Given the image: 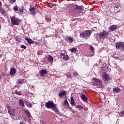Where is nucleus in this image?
<instances>
[{
	"label": "nucleus",
	"instance_id": "f257e3e1",
	"mask_svg": "<svg viewBox=\"0 0 124 124\" xmlns=\"http://www.w3.org/2000/svg\"><path fill=\"white\" fill-rule=\"evenodd\" d=\"M46 107L48 109H51V108L53 111H54V112H55V113L57 114H59V109L57 108V106H56V104L53 102H52L50 101L46 102Z\"/></svg>",
	"mask_w": 124,
	"mask_h": 124
},
{
	"label": "nucleus",
	"instance_id": "f03ea898",
	"mask_svg": "<svg viewBox=\"0 0 124 124\" xmlns=\"http://www.w3.org/2000/svg\"><path fill=\"white\" fill-rule=\"evenodd\" d=\"M10 19L12 22L11 26H15V25L19 26L20 23H21V19L15 16H11Z\"/></svg>",
	"mask_w": 124,
	"mask_h": 124
},
{
	"label": "nucleus",
	"instance_id": "7ed1b4c3",
	"mask_svg": "<svg viewBox=\"0 0 124 124\" xmlns=\"http://www.w3.org/2000/svg\"><path fill=\"white\" fill-rule=\"evenodd\" d=\"M92 34V31L90 30L85 31L80 34V37L84 38L85 37H88Z\"/></svg>",
	"mask_w": 124,
	"mask_h": 124
},
{
	"label": "nucleus",
	"instance_id": "20e7f679",
	"mask_svg": "<svg viewBox=\"0 0 124 124\" xmlns=\"http://www.w3.org/2000/svg\"><path fill=\"white\" fill-rule=\"evenodd\" d=\"M93 80L95 82V83H97L98 85H99V87L101 89V88H104V86H103V84H102V81L100 80L99 78H93Z\"/></svg>",
	"mask_w": 124,
	"mask_h": 124
},
{
	"label": "nucleus",
	"instance_id": "39448f33",
	"mask_svg": "<svg viewBox=\"0 0 124 124\" xmlns=\"http://www.w3.org/2000/svg\"><path fill=\"white\" fill-rule=\"evenodd\" d=\"M116 49H120V50H124V43L118 42L116 44Z\"/></svg>",
	"mask_w": 124,
	"mask_h": 124
},
{
	"label": "nucleus",
	"instance_id": "423d86ee",
	"mask_svg": "<svg viewBox=\"0 0 124 124\" xmlns=\"http://www.w3.org/2000/svg\"><path fill=\"white\" fill-rule=\"evenodd\" d=\"M109 34V33L107 31H103L99 34L100 37H106Z\"/></svg>",
	"mask_w": 124,
	"mask_h": 124
},
{
	"label": "nucleus",
	"instance_id": "0eeeda50",
	"mask_svg": "<svg viewBox=\"0 0 124 124\" xmlns=\"http://www.w3.org/2000/svg\"><path fill=\"white\" fill-rule=\"evenodd\" d=\"M23 112H24L25 115H26V117H28L29 119L31 118V112L29 111V110L25 108L23 109Z\"/></svg>",
	"mask_w": 124,
	"mask_h": 124
},
{
	"label": "nucleus",
	"instance_id": "6e6552de",
	"mask_svg": "<svg viewBox=\"0 0 124 124\" xmlns=\"http://www.w3.org/2000/svg\"><path fill=\"white\" fill-rule=\"evenodd\" d=\"M30 12H31V15H33V16H34V15H35L36 14V12H35V10L36 9L34 7H30L29 9Z\"/></svg>",
	"mask_w": 124,
	"mask_h": 124
},
{
	"label": "nucleus",
	"instance_id": "1a4fd4ad",
	"mask_svg": "<svg viewBox=\"0 0 124 124\" xmlns=\"http://www.w3.org/2000/svg\"><path fill=\"white\" fill-rule=\"evenodd\" d=\"M80 98L84 102H86L87 100H88V97H87L84 94H82L80 95Z\"/></svg>",
	"mask_w": 124,
	"mask_h": 124
},
{
	"label": "nucleus",
	"instance_id": "9d476101",
	"mask_svg": "<svg viewBox=\"0 0 124 124\" xmlns=\"http://www.w3.org/2000/svg\"><path fill=\"white\" fill-rule=\"evenodd\" d=\"M47 72L48 71H47V70L43 69L40 71V73L42 77H43L45 74H47Z\"/></svg>",
	"mask_w": 124,
	"mask_h": 124
},
{
	"label": "nucleus",
	"instance_id": "9b49d317",
	"mask_svg": "<svg viewBox=\"0 0 124 124\" xmlns=\"http://www.w3.org/2000/svg\"><path fill=\"white\" fill-rule=\"evenodd\" d=\"M10 75L13 76L16 74V70L14 68H11L10 72Z\"/></svg>",
	"mask_w": 124,
	"mask_h": 124
},
{
	"label": "nucleus",
	"instance_id": "f8f14e48",
	"mask_svg": "<svg viewBox=\"0 0 124 124\" xmlns=\"http://www.w3.org/2000/svg\"><path fill=\"white\" fill-rule=\"evenodd\" d=\"M121 91L122 90L119 87H116L113 89V91L114 93H120Z\"/></svg>",
	"mask_w": 124,
	"mask_h": 124
},
{
	"label": "nucleus",
	"instance_id": "ddd939ff",
	"mask_svg": "<svg viewBox=\"0 0 124 124\" xmlns=\"http://www.w3.org/2000/svg\"><path fill=\"white\" fill-rule=\"evenodd\" d=\"M19 104L21 107H25V104L24 103V100L20 99L19 100Z\"/></svg>",
	"mask_w": 124,
	"mask_h": 124
},
{
	"label": "nucleus",
	"instance_id": "4468645a",
	"mask_svg": "<svg viewBox=\"0 0 124 124\" xmlns=\"http://www.w3.org/2000/svg\"><path fill=\"white\" fill-rule=\"evenodd\" d=\"M14 111H15V108L12 109L11 108V109L8 110V112L10 116H14Z\"/></svg>",
	"mask_w": 124,
	"mask_h": 124
},
{
	"label": "nucleus",
	"instance_id": "2eb2a0df",
	"mask_svg": "<svg viewBox=\"0 0 124 124\" xmlns=\"http://www.w3.org/2000/svg\"><path fill=\"white\" fill-rule=\"evenodd\" d=\"M66 94V91H63L59 93V96L60 97H62V96H64V95H65Z\"/></svg>",
	"mask_w": 124,
	"mask_h": 124
},
{
	"label": "nucleus",
	"instance_id": "dca6fc26",
	"mask_svg": "<svg viewBox=\"0 0 124 124\" xmlns=\"http://www.w3.org/2000/svg\"><path fill=\"white\" fill-rule=\"evenodd\" d=\"M47 60L49 62H53V61H54V59L53 58V57L51 55H48L47 57Z\"/></svg>",
	"mask_w": 124,
	"mask_h": 124
},
{
	"label": "nucleus",
	"instance_id": "f3484780",
	"mask_svg": "<svg viewBox=\"0 0 124 124\" xmlns=\"http://www.w3.org/2000/svg\"><path fill=\"white\" fill-rule=\"evenodd\" d=\"M25 102V105H26V106H27V107L31 108L32 106V104H31V102L26 101Z\"/></svg>",
	"mask_w": 124,
	"mask_h": 124
},
{
	"label": "nucleus",
	"instance_id": "a211bd4d",
	"mask_svg": "<svg viewBox=\"0 0 124 124\" xmlns=\"http://www.w3.org/2000/svg\"><path fill=\"white\" fill-rule=\"evenodd\" d=\"M103 79H105L106 81H108V80L110 79V77H109L108 75H106V74H105L103 76Z\"/></svg>",
	"mask_w": 124,
	"mask_h": 124
},
{
	"label": "nucleus",
	"instance_id": "6ab92c4d",
	"mask_svg": "<svg viewBox=\"0 0 124 124\" xmlns=\"http://www.w3.org/2000/svg\"><path fill=\"white\" fill-rule=\"evenodd\" d=\"M24 79H19L16 81V84H18V85H23V84H24Z\"/></svg>",
	"mask_w": 124,
	"mask_h": 124
},
{
	"label": "nucleus",
	"instance_id": "aec40b11",
	"mask_svg": "<svg viewBox=\"0 0 124 124\" xmlns=\"http://www.w3.org/2000/svg\"><path fill=\"white\" fill-rule=\"evenodd\" d=\"M116 29H117V26L116 25H112L109 27V30L111 31H114Z\"/></svg>",
	"mask_w": 124,
	"mask_h": 124
},
{
	"label": "nucleus",
	"instance_id": "412c9836",
	"mask_svg": "<svg viewBox=\"0 0 124 124\" xmlns=\"http://www.w3.org/2000/svg\"><path fill=\"white\" fill-rule=\"evenodd\" d=\"M71 104L72 106H76V104H75L73 97H71Z\"/></svg>",
	"mask_w": 124,
	"mask_h": 124
},
{
	"label": "nucleus",
	"instance_id": "4be33fe9",
	"mask_svg": "<svg viewBox=\"0 0 124 124\" xmlns=\"http://www.w3.org/2000/svg\"><path fill=\"white\" fill-rule=\"evenodd\" d=\"M26 39L29 44H33L34 43V42L31 39L26 38Z\"/></svg>",
	"mask_w": 124,
	"mask_h": 124
},
{
	"label": "nucleus",
	"instance_id": "5701e85b",
	"mask_svg": "<svg viewBox=\"0 0 124 124\" xmlns=\"http://www.w3.org/2000/svg\"><path fill=\"white\" fill-rule=\"evenodd\" d=\"M0 12L2 15H4V14H5V10H4L3 8L0 7Z\"/></svg>",
	"mask_w": 124,
	"mask_h": 124
},
{
	"label": "nucleus",
	"instance_id": "b1692460",
	"mask_svg": "<svg viewBox=\"0 0 124 124\" xmlns=\"http://www.w3.org/2000/svg\"><path fill=\"white\" fill-rule=\"evenodd\" d=\"M14 93L17 94L18 95H22V91H15Z\"/></svg>",
	"mask_w": 124,
	"mask_h": 124
},
{
	"label": "nucleus",
	"instance_id": "393cba45",
	"mask_svg": "<svg viewBox=\"0 0 124 124\" xmlns=\"http://www.w3.org/2000/svg\"><path fill=\"white\" fill-rule=\"evenodd\" d=\"M67 42H69V43H72V42H73V38H71L70 37H68Z\"/></svg>",
	"mask_w": 124,
	"mask_h": 124
},
{
	"label": "nucleus",
	"instance_id": "a878e982",
	"mask_svg": "<svg viewBox=\"0 0 124 124\" xmlns=\"http://www.w3.org/2000/svg\"><path fill=\"white\" fill-rule=\"evenodd\" d=\"M68 105V101H67V99H65L64 101V103L62 104V106H67Z\"/></svg>",
	"mask_w": 124,
	"mask_h": 124
},
{
	"label": "nucleus",
	"instance_id": "bb28decb",
	"mask_svg": "<svg viewBox=\"0 0 124 124\" xmlns=\"http://www.w3.org/2000/svg\"><path fill=\"white\" fill-rule=\"evenodd\" d=\"M76 108L78 109V110H82L83 109H84V108H83V107L82 106L80 105H77L76 106Z\"/></svg>",
	"mask_w": 124,
	"mask_h": 124
},
{
	"label": "nucleus",
	"instance_id": "cd10ccee",
	"mask_svg": "<svg viewBox=\"0 0 124 124\" xmlns=\"http://www.w3.org/2000/svg\"><path fill=\"white\" fill-rule=\"evenodd\" d=\"M119 117H124V111L118 113Z\"/></svg>",
	"mask_w": 124,
	"mask_h": 124
},
{
	"label": "nucleus",
	"instance_id": "c85d7f7f",
	"mask_svg": "<svg viewBox=\"0 0 124 124\" xmlns=\"http://www.w3.org/2000/svg\"><path fill=\"white\" fill-rule=\"evenodd\" d=\"M77 48L76 47H72L71 49H70V52L71 53H73L74 52H76Z\"/></svg>",
	"mask_w": 124,
	"mask_h": 124
},
{
	"label": "nucleus",
	"instance_id": "c756f323",
	"mask_svg": "<svg viewBox=\"0 0 124 124\" xmlns=\"http://www.w3.org/2000/svg\"><path fill=\"white\" fill-rule=\"evenodd\" d=\"M46 20L48 22H50L51 21V17H50V16H47L46 17Z\"/></svg>",
	"mask_w": 124,
	"mask_h": 124
},
{
	"label": "nucleus",
	"instance_id": "7c9ffc66",
	"mask_svg": "<svg viewBox=\"0 0 124 124\" xmlns=\"http://www.w3.org/2000/svg\"><path fill=\"white\" fill-rule=\"evenodd\" d=\"M18 13L20 15L23 14V13H24V10L23 9H19L18 10Z\"/></svg>",
	"mask_w": 124,
	"mask_h": 124
},
{
	"label": "nucleus",
	"instance_id": "2f4dec72",
	"mask_svg": "<svg viewBox=\"0 0 124 124\" xmlns=\"http://www.w3.org/2000/svg\"><path fill=\"white\" fill-rule=\"evenodd\" d=\"M16 1V0H9V2L11 3V4H13L14 2Z\"/></svg>",
	"mask_w": 124,
	"mask_h": 124
},
{
	"label": "nucleus",
	"instance_id": "473e14b6",
	"mask_svg": "<svg viewBox=\"0 0 124 124\" xmlns=\"http://www.w3.org/2000/svg\"><path fill=\"white\" fill-rule=\"evenodd\" d=\"M43 53V51H42V50H39L37 52V55H42V54Z\"/></svg>",
	"mask_w": 124,
	"mask_h": 124
},
{
	"label": "nucleus",
	"instance_id": "72a5a7b5",
	"mask_svg": "<svg viewBox=\"0 0 124 124\" xmlns=\"http://www.w3.org/2000/svg\"><path fill=\"white\" fill-rule=\"evenodd\" d=\"M18 6H17V5L16 6H15L14 7H13V9L14 10H15V11H18Z\"/></svg>",
	"mask_w": 124,
	"mask_h": 124
},
{
	"label": "nucleus",
	"instance_id": "f704fd0d",
	"mask_svg": "<svg viewBox=\"0 0 124 124\" xmlns=\"http://www.w3.org/2000/svg\"><path fill=\"white\" fill-rule=\"evenodd\" d=\"M111 8H112L111 6H108V7H107V9L108 10V11L110 12H111V13H113V12H112V10L111 9Z\"/></svg>",
	"mask_w": 124,
	"mask_h": 124
},
{
	"label": "nucleus",
	"instance_id": "c9c22d12",
	"mask_svg": "<svg viewBox=\"0 0 124 124\" xmlns=\"http://www.w3.org/2000/svg\"><path fill=\"white\" fill-rule=\"evenodd\" d=\"M90 49L91 51V52H93V50H94V48L93 47V46H90Z\"/></svg>",
	"mask_w": 124,
	"mask_h": 124
},
{
	"label": "nucleus",
	"instance_id": "e433bc0d",
	"mask_svg": "<svg viewBox=\"0 0 124 124\" xmlns=\"http://www.w3.org/2000/svg\"><path fill=\"white\" fill-rule=\"evenodd\" d=\"M61 56H65V51H64V50L62 51V52L61 53Z\"/></svg>",
	"mask_w": 124,
	"mask_h": 124
},
{
	"label": "nucleus",
	"instance_id": "4c0bfd02",
	"mask_svg": "<svg viewBox=\"0 0 124 124\" xmlns=\"http://www.w3.org/2000/svg\"><path fill=\"white\" fill-rule=\"evenodd\" d=\"M15 39L16 41H17L18 43H19V42H20V38L18 36L16 37L15 38Z\"/></svg>",
	"mask_w": 124,
	"mask_h": 124
},
{
	"label": "nucleus",
	"instance_id": "58836bf2",
	"mask_svg": "<svg viewBox=\"0 0 124 124\" xmlns=\"http://www.w3.org/2000/svg\"><path fill=\"white\" fill-rule=\"evenodd\" d=\"M76 8L77 9H82V6H79L78 5H76Z\"/></svg>",
	"mask_w": 124,
	"mask_h": 124
},
{
	"label": "nucleus",
	"instance_id": "ea45409f",
	"mask_svg": "<svg viewBox=\"0 0 124 124\" xmlns=\"http://www.w3.org/2000/svg\"><path fill=\"white\" fill-rule=\"evenodd\" d=\"M73 75H74V76H75V77H77V76H78V73H77V72H74L73 73Z\"/></svg>",
	"mask_w": 124,
	"mask_h": 124
},
{
	"label": "nucleus",
	"instance_id": "a19ab883",
	"mask_svg": "<svg viewBox=\"0 0 124 124\" xmlns=\"http://www.w3.org/2000/svg\"><path fill=\"white\" fill-rule=\"evenodd\" d=\"M102 64H103V67H104V68H105V67H108V66L107 65H106V63H104V62H103V63H101Z\"/></svg>",
	"mask_w": 124,
	"mask_h": 124
},
{
	"label": "nucleus",
	"instance_id": "79ce46f5",
	"mask_svg": "<svg viewBox=\"0 0 124 124\" xmlns=\"http://www.w3.org/2000/svg\"><path fill=\"white\" fill-rule=\"evenodd\" d=\"M6 107L8 109V111L11 109V107H10V106H9V105H6Z\"/></svg>",
	"mask_w": 124,
	"mask_h": 124
},
{
	"label": "nucleus",
	"instance_id": "37998d69",
	"mask_svg": "<svg viewBox=\"0 0 124 124\" xmlns=\"http://www.w3.org/2000/svg\"><path fill=\"white\" fill-rule=\"evenodd\" d=\"M20 48H23V49H27V46L25 45H22L20 46Z\"/></svg>",
	"mask_w": 124,
	"mask_h": 124
},
{
	"label": "nucleus",
	"instance_id": "c03bdc74",
	"mask_svg": "<svg viewBox=\"0 0 124 124\" xmlns=\"http://www.w3.org/2000/svg\"><path fill=\"white\" fill-rule=\"evenodd\" d=\"M63 59L65 61H67V60H68V57L65 56L63 57Z\"/></svg>",
	"mask_w": 124,
	"mask_h": 124
},
{
	"label": "nucleus",
	"instance_id": "a18cd8bd",
	"mask_svg": "<svg viewBox=\"0 0 124 124\" xmlns=\"http://www.w3.org/2000/svg\"><path fill=\"white\" fill-rule=\"evenodd\" d=\"M40 124H46V123L44 122V121L41 120L40 122Z\"/></svg>",
	"mask_w": 124,
	"mask_h": 124
},
{
	"label": "nucleus",
	"instance_id": "49530a36",
	"mask_svg": "<svg viewBox=\"0 0 124 124\" xmlns=\"http://www.w3.org/2000/svg\"><path fill=\"white\" fill-rule=\"evenodd\" d=\"M93 52L92 51L91 54L89 55V57H93Z\"/></svg>",
	"mask_w": 124,
	"mask_h": 124
},
{
	"label": "nucleus",
	"instance_id": "de8ad7c7",
	"mask_svg": "<svg viewBox=\"0 0 124 124\" xmlns=\"http://www.w3.org/2000/svg\"><path fill=\"white\" fill-rule=\"evenodd\" d=\"M67 78H70L71 77V74L70 75H67Z\"/></svg>",
	"mask_w": 124,
	"mask_h": 124
},
{
	"label": "nucleus",
	"instance_id": "09e8293b",
	"mask_svg": "<svg viewBox=\"0 0 124 124\" xmlns=\"http://www.w3.org/2000/svg\"><path fill=\"white\" fill-rule=\"evenodd\" d=\"M19 124H25V122H24L23 121H20Z\"/></svg>",
	"mask_w": 124,
	"mask_h": 124
},
{
	"label": "nucleus",
	"instance_id": "8fccbe9b",
	"mask_svg": "<svg viewBox=\"0 0 124 124\" xmlns=\"http://www.w3.org/2000/svg\"><path fill=\"white\" fill-rule=\"evenodd\" d=\"M68 109H69V110H71L72 111V108H71V107H68Z\"/></svg>",
	"mask_w": 124,
	"mask_h": 124
},
{
	"label": "nucleus",
	"instance_id": "3c124183",
	"mask_svg": "<svg viewBox=\"0 0 124 124\" xmlns=\"http://www.w3.org/2000/svg\"><path fill=\"white\" fill-rule=\"evenodd\" d=\"M35 43L36 45H39V43L37 42H35Z\"/></svg>",
	"mask_w": 124,
	"mask_h": 124
},
{
	"label": "nucleus",
	"instance_id": "603ef678",
	"mask_svg": "<svg viewBox=\"0 0 124 124\" xmlns=\"http://www.w3.org/2000/svg\"><path fill=\"white\" fill-rule=\"evenodd\" d=\"M30 87L31 89H33L34 88L33 85H31Z\"/></svg>",
	"mask_w": 124,
	"mask_h": 124
},
{
	"label": "nucleus",
	"instance_id": "864d4df0",
	"mask_svg": "<svg viewBox=\"0 0 124 124\" xmlns=\"http://www.w3.org/2000/svg\"><path fill=\"white\" fill-rule=\"evenodd\" d=\"M24 121H25V122H27V121H28V118H24Z\"/></svg>",
	"mask_w": 124,
	"mask_h": 124
},
{
	"label": "nucleus",
	"instance_id": "5fc2aeb1",
	"mask_svg": "<svg viewBox=\"0 0 124 124\" xmlns=\"http://www.w3.org/2000/svg\"><path fill=\"white\" fill-rule=\"evenodd\" d=\"M1 78H2L1 76H0V80H1Z\"/></svg>",
	"mask_w": 124,
	"mask_h": 124
},
{
	"label": "nucleus",
	"instance_id": "6e6d98bb",
	"mask_svg": "<svg viewBox=\"0 0 124 124\" xmlns=\"http://www.w3.org/2000/svg\"><path fill=\"white\" fill-rule=\"evenodd\" d=\"M121 58H124V55H122L121 56Z\"/></svg>",
	"mask_w": 124,
	"mask_h": 124
},
{
	"label": "nucleus",
	"instance_id": "4d7b16f0",
	"mask_svg": "<svg viewBox=\"0 0 124 124\" xmlns=\"http://www.w3.org/2000/svg\"><path fill=\"white\" fill-rule=\"evenodd\" d=\"M1 57H2V54L0 55V58H1Z\"/></svg>",
	"mask_w": 124,
	"mask_h": 124
},
{
	"label": "nucleus",
	"instance_id": "13d9d810",
	"mask_svg": "<svg viewBox=\"0 0 124 124\" xmlns=\"http://www.w3.org/2000/svg\"><path fill=\"white\" fill-rule=\"evenodd\" d=\"M85 110L86 111H87V110H88V108H85Z\"/></svg>",
	"mask_w": 124,
	"mask_h": 124
},
{
	"label": "nucleus",
	"instance_id": "bf43d9fd",
	"mask_svg": "<svg viewBox=\"0 0 124 124\" xmlns=\"http://www.w3.org/2000/svg\"><path fill=\"white\" fill-rule=\"evenodd\" d=\"M1 5V2L0 1V6Z\"/></svg>",
	"mask_w": 124,
	"mask_h": 124
},
{
	"label": "nucleus",
	"instance_id": "052dcab7",
	"mask_svg": "<svg viewBox=\"0 0 124 124\" xmlns=\"http://www.w3.org/2000/svg\"><path fill=\"white\" fill-rule=\"evenodd\" d=\"M29 124H31V121H29Z\"/></svg>",
	"mask_w": 124,
	"mask_h": 124
},
{
	"label": "nucleus",
	"instance_id": "680f3d73",
	"mask_svg": "<svg viewBox=\"0 0 124 124\" xmlns=\"http://www.w3.org/2000/svg\"><path fill=\"white\" fill-rule=\"evenodd\" d=\"M49 7H51V5H49Z\"/></svg>",
	"mask_w": 124,
	"mask_h": 124
},
{
	"label": "nucleus",
	"instance_id": "e2e57ef3",
	"mask_svg": "<svg viewBox=\"0 0 124 124\" xmlns=\"http://www.w3.org/2000/svg\"><path fill=\"white\" fill-rule=\"evenodd\" d=\"M117 59H119V57H117Z\"/></svg>",
	"mask_w": 124,
	"mask_h": 124
}]
</instances>
